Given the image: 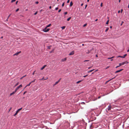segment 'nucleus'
Listing matches in <instances>:
<instances>
[{"mask_svg": "<svg viewBox=\"0 0 129 129\" xmlns=\"http://www.w3.org/2000/svg\"><path fill=\"white\" fill-rule=\"evenodd\" d=\"M127 62V63H128V62H127V61H126L125 62H122V63H119V66H117L116 67V68H117L119 67L120 66H122V65H124V64L125 63V62Z\"/></svg>", "mask_w": 129, "mask_h": 129, "instance_id": "nucleus-1", "label": "nucleus"}, {"mask_svg": "<svg viewBox=\"0 0 129 129\" xmlns=\"http://www.w3.org/2000/svg\"><path fill=\"white\" fill-rule=\"evenodd\" d=\"M49 28H47V27H45L44 29H43V31L45 32H47L49 31Z\"/></svg>", "mask_w": 129, "mask_h": 129, "instance_id": "nucleus-2", "label": "nucleus"}, {"mask_svg": "<svg viewBox=\"0 0 129 129\" xmlns=\"http://www.w3.org/2000/svg\"><path fill=\"white\" fill-rule=\"evenodd\" d=\"M22 108H21L19 109H18L16 111V113H15V114L14 115V116H15L22 109Z\"/></svg>", "mask_w": 129, "mask_h": 129, "instance_id": "nucleus-3", "label": "nucleus"}, {"mask_svg": "<svg viewBox=\"0 0 129 129\" xmlns=\"http://www.w3.org/2000/svg\"><path fill=\"white\" fill-rule=\"evenodd\" d=\"M22 85L21 84L19 86H18L16 89L15 91L16 92L17 90L20 88L21 87Z\"/></svg>", "mask_w": 129, "mask_h": 129, "instance_id": "nucleus-4", "label": "nucleus"}, {"mask_svg": "<svg viewBox=\"0 0 129 129\" xmlns=\"http://www.w3.org/2000/svg\"><path fill=\"white\" fill-rule=\"evenodd\" d=\"M21 53V51H19V52H17L16 53H15L13 55V56H17L20 53Z\"/></svg>", "mask_w": 129, "mask_h": 129, "instance_id": "nucleus-5", "label": "nucleus"}, {"mask_svg": "<svg viewBox=\"0 0 129 129\" xmlns=\"http://www.w3.org/2000/svg\"><path fill=\"white\" fill-rule=\"evenodd\" d=\"M123 70V69H122L120 70H118L116 71L115 72V73H118L119 72H120L122 71Z\"/></svg>", "mask_w": 129, "mask_h": 129, "instance_id": "nucleus-6", "label": "nucleus"}, {"mask_svg": "<svg viewBox=\"0 0 129 129\" xmlns=\"http://www.w3.org/2000/svg\"><path fill=\"white\" fill-rule=\"evenodd\" d=\"M93 48H92V49H91V50H88L86 52V53H87V54H89V53H90V52L92 50H93Z\"/></svg>", "mask_w": 129, "mask_h": 129, "instance_id": "nucleus-7", "label": "nucleus"}, {"mask_svg": "<svg viewBox=\"0 0 129 129\" xmlns=\"http://www.w3.org/2000/svg\"><path fill=\"white\" fill-rule=\"evenodd\" d=\"M74 54V51H73L70 53V54H69V55H73Z\"/></svg>", "mask_w": 129, "mask_h": 129, "instance_id": "nucleus-8", "label": "nucleus"}, {"mask_svg": "<svg viewBox=\"0 0 129 129\" xmlns=\"http://www.w3.org/2000/svg\"><path fill=\"white\" fill-rule=\"evenodd\" d=\"M116 76L115 77H114L113 78L111 79H110V80H109L108 81H106V82L105 83V84H107L108 82L109 81H110L111 80H112V79H113L114 78H115L116 77Z\"/></svg>", "mask_w": 129, "mask_h": 129, "instance_id": "nucleus-9", "label": "nucleus"}, {"mask_svg": "<svg viewBox=\"0 0 129 129\" xmlns=\"http://www.w3.org/2000/svg\"><path fill=\"white\" fill-rule=\"evenodd\" d=\"M111 108V105H109L108 106V107L107 108L108 110V111H109Z\"/></svg>", "mask_w": 129, "mask_h": 129, "instance_id": "nucleus-10", "label": "nucleus"}, {"mask_svg": "<svg viewBox=\"0 0 129 129\" xmlns=\"http://www.w3.org/2000/svg\"><path fill=\"white\" fill-rule=\"evenodd\" d=\"M60 80H58V81L56 82L54 84V86L56 85L57 84L58 82H59Z\"/></svg>", "mask_w": 129, "mask_h": 129, "instance_id": "nucleus-11", "label": "nucleus"}, {"mask_svg": "<svg viewBox=\"0 0 129 129\" xmlns=\"http://www.w3.org/2000/svg\"><path fill=\"white\" fill-rule=\"evenodd\" d=\"M67 58H64L62 59L61 61L63 62L67 60Z\"/></svg>", "mask_w": 129, "mask_h": 129, "instance_id": "nucleus-12", "label": "nucleus"}, {"mask_svg": "<svg viewBox=\"0 0 129 129\" xmlns=\"http://www.w3.org/2000/svg\"><path fill=\"white\" fill-rule=\"evenodd\" d=\"M16 92L15 91L13 92L12 93H11L10 94V96L12 95L13 94H14Z\"/></svg>", "mask_w": 129, "mask_h": 129, "instance_id": "nucleus-13", "label": "nucleus"}, {"mask_svg": "<svg viewBox=\"0 0 129 129\" xmlns=\"http://www.w3.org/2000/svg\"><path fill=\"white\" fill-rule=\"evenodd\" d=\"M114 56H113L111 57H110V58H108V59H111V61H112L113 60V59H112V58H114Z\"/></svg>", "mask_w": 129, "mask_h": 129, "instance_id": "nucleus-14", "label": "nucleus"}, {"mask_svg": "<svg viewBox=\"0 0 129 129\" xmlns=\"http://www.w3.org/2000/svg\"><path fill=\"white\" fill-rule=\"evenodd\" d=\"M46 65H44L41 68V70H43L45 68V67H46Z\"/></svg>", "mask_w": 129, "mask_h": 129, "instance_id": "nucleus-15", "label": "nucleus"}, {"mask_svg": "<svg viewBox=\"0 0 129 129\" xmlns=\"http://www.w3.org/2000/svg\"><path fill=\"white\" fill-rule=\"evenodd\" d=\"M31 83V82H30L24 88H25L27 86H29Z\"/></svg>", "mask_w": 129, "mask_h": 129, "instance_id": "nucleus-16", "label": "nucleus"}, {"mask_svg": "<svg viewBox=\"0 0 129 129\" xmlns=\"http://www.w3.org/2000/svg\"><path fill=\"white\" fill-rule=\"evenodd\" d=\"M117 57H121L122 58H124L123 56H119Z\"/></svg>", "mask_w": 129, "mask_h": 129, "instance_id": "nucleus-17", "label": "nucleus"}, {"mask_svg": "<svg viewBox=\"0 0 129 129\" xmlns=\"http://www.w3.org/2000/svg\"><path fill=\"white\" fill-rule=\"evenodd\" d=\"M73 5V3H72V2H71L70 3V6L71 7Z\"/></svg>", "mask_w": 129, "mask_h": 129, "instance_id": "nucleus-18", "label": "nucleus"}, {"mask_svg": "<svg viewBox=\"0 0 129 129\" xmlns=\"http://www.w3.org/2000/svg\"><path fill=\"white\" fill-rule=\"evenodd\" d=\"M51 24H49V25H47L46 27L47 28L48 27H49L50 26H51Z\"/></svg>", "mask_w": 129, "mask_h": 129, "instance_id": "nucleus-19", "label": "nucleus"}, {"mask_svg": "<svg viewBox=\"0 0 129 129\" xmlns=\"http://www.w3.org/2000/svg\"><path fill=\"white\" fill-rule=\"evenodd\" d=\"M71 18V17H70L69 18L67 19V20L68 21H69Z\"/></svg>", "mask_w": 129, "mask_h": 129, "instance_id": "nucleus-20", "label": "nucleus"}, {"mask_svg": "<svg viewBox=\"0 0 129 129\" xmlns=\"http://www.w3.org/2000/svg\"><path fill=\"white\" fill-rule=\"evenodd\" d=\"M66 26H63L62 27H61V28L62 29H64L65 28Z\"/></svg>", "mask_w": 129, "mask_h": 129, "instance_id": "nucleus-21", "label": "nucleus"}, {"mask_svg": "<svg viewBox=\"0 0 129 129\" xmlns=\"http://www.w3.org/2000/svg\"><path fill=\"white\" fill-rule=\"evenodd\" d=\"M36 80V79H35L33 81H32L31 82H31V83H33V82H35V81Z\"/></svg>", "mask_w": 129, "mask_h": 129, "instance_id": "nucleus-22", "label": "nucleus"}, {"mask_svg": "<svg viewBox=\"0 0 129 129\" xmlns=\"http://www.w3.org/2000/svg\"><path fill=\"white\" fill-rule=\"evenodd\" d=\"M109 20H108L107 21V22H106V24H108L109 23Z\"/></svg>", "mask_w": 129, "mask_h": 129, "instance_id": "nucleus-23", "label": "nucleus"}, {"mask_svg": "<svg viewBox=\"0 0 129 129\" xmlns=\"http://www.w3.org/2000/svg\"><path fill=\"white\" fill-rule=\"evenodd\" d=\"M19 84V82H17L15 85V87L16 86H17V85H18Z\"/></svg>", "mask_w": 129, "mask_h": 129, "instance_id": "nucleus-24", "label": "nucleus"}, {"mask_svg": "<svg viewBox=\"0 0 129 129\" xmlns=\"http://www.w3.org/2000/svg\"><path fill=\"white\" fill-rule=\"evenodd\" d=\"M81 81H82V80H80V81H78L77 82V83L78 84V83H80L81 82Z\"/></svg>", "mask_w": 129, "mask_h": 129, "instance_id": "nucleus-25", "label": "nucleus"}, {"mask_svg": "<svg viewBox=\"0 0 129 129\" xmlns=\"http://www.w3.org/2000/svg\"><path fill=\"white\" fill-rule=\"evenodd\" d=\"M109 28H107L106 29L105 31L106 32H107V31L108 30H109Z\"/></svg>", "mask_w": 129, "mask_h": 129, "instance_id": "nucleus-26", "label": "nucleus"}, {"mask_svg": "<svg viewBox=\"0 0 129 129\" xmlns=\"http://www.w3.org/2000/svg\"><path fill=\"white\" fill-rule=\"evenodd\" d=\"M127 54H124L123 56L124 58L125 57L127 56Z\"/></svg>", "mask_w": 129, "mask_h": 129, "instance_id": "nucleus-27", "label": "nucleus"}, {"mask_svg": "<svg viewBox=\"0 0 129 129\" xmlns=\"http://www.w3.org/2000/svg\"><path fill=\"white\" fill-rule=\"evenodd\" d=\"M16 1V0H12L11 1V3H13L15 1Z\"/></svg>", "mask_w": 129, "mask_h": 129, "instance_id": "nucleus-28", "label": "nucleus"}, {"mask_svg": "<svg viewBox=\"0 0 129 129\" xmlns=\"http://www.w3.org/2000/svg\"><path fill=\"white\" fill-rule=\"evenodd\" d=\"M92 70H90V71H88V73H90V72H92Z\"/></svg>", "mask_w": 129, "mask_h": 129, "instance_id": "nucleus-29", "label": "nucleus"}, {"mask_svg": "<svg viewBox=\"0 0 129 129\" xmlns=\"http://www.w3.org/2000/svg\"><path fill=\"white\" fill-rule=\"evenodd\" d=\"M37 13H38V11H37L36 13H34V15H36L37 14Z\"/></svg>", "mask_w": 129, "mask_h": 129, "instance_id": "nucleus-30", "label": "nucleus"}, {"mask_svg": "<svg viewBox=\"0 0 129 129\" xmlns=\"http://www.w3.org/2000/svg\"><path fill=\"white\" fill-rule=\"evenodd\" d=\"M86 25H87V24H85L83 26L84 27L86 26Z\"/></svg>", "mask_w": 129, "mask_h": 129, "instance_id": "nucleus-31", "label": "nucleus"}, {"mask_svg": "<svg viewBox=\"0 0 129 129\" xmlns=\"http://www.w3.org/2000/svg\"><path fill=\"white\" fill-rule=\"evenodd\" d=\"M19 10V9L18 8L17 9L16 11V12H17Z\"/></svg>", "mask_w": 129, "mask_h": 129, "instance_id": "nucleus-32", "label": "nucleus"}, {"mask_svg": "<svg viewBox=\"0 0 129 129\" xmlns=\"http://www.w3.org/2000/svg\"><path fill=\"white\" fill-rule=\"evenodd\" d=\"M64 3L62 4V6L63 7L64 5Z\"/></svg>", "mask_w": 129, "mask_h": 129, "instance_id": "nucleus-33", "label": "nucleus"}, {"mask_svg": "<svg viewBox=\"0 0 129 129\" xmlns=\"http://www.w3.org/2000/svg\"><path fill=\"white\" fill-rule=\"evenodd\" d=\"M58 7H56V8H55V10H58Z\"/></svg>", "mask_w": 129, "mask_h": 129, "instance_id": "nucleus-34", "label": "nucleus"}, {"mask_svg": "<svg viewBox=\"0 0 129 129\" xmlns=\"http://www.w3.org/2000/svg\"><path fill=\"white\" fill-rule=\"evenodd\" d=\"M36 4H38L39 3V2L38 1L36 2L35 3Z\"/></svg>", "mask_w": 129, "mask_h": 129, "instance_id": "nucleus-35", "label": "nucleus"}, {"mask_svg": "<svg viewBox=\"0 0 129 129\" xmlns=\"http://www.w3.org/2000/svg\"><path fill=\"white\" fill-rule=\"evenodd\" d=\"M36 72V71H35L33 72V75H34V74H35V72Z\"/></svg>", "mask_w": 129, "mask_h": 129, "instance_id": "nucleus-36", "label": "nucleus"}, {"mask_svg": "<svg viewBox=\"0 0 129 129\" xmlns=\"http://www.w3.org/2000/svg\"><path fill=\"white\" fill-rule=\"evenodd\" d=\"M61 11V9H59L58 11V12H60Z\"/></svg>", "mask_w": 129, "mask_h": 129, "instance_id": "nucleus-37", "label": "nucleus"}, {"mask_svg": "<svg viewBox=\"0 0 129 129\" xmlns=\"http://www.w3.org/2000/svg\"><path fill=\"white\" fill-rule=\"evenodd\" d=\"M109 66H107L106 68L105 69H108V68H109Z\"/></svg>", "mask_w": 129, "mask_h": 129, "instance_id": "nucleus-38", "label": "nucleus"}, {"mask_svg": "<svg viewBox=\"0 0 129 129\" xmlns=\"http://www.w3.org/2000/svg\"><path fill=\"white\" fill-rule=\"evenodd\" d=\"M27 92V91H25L24 93H23V94L24 95V94L26 93Z\"/></svg>", "mask_w": 129, "mask_h": 129, "instance_id": "nucleus-39", "label": "nucleus"}, {"mask_svg": "<svg viewBox=\"0 0 129 129\" xmlns=\"http://www.w3.org/2000/svg\"><path fill=\"white\" fill-rule=\"evenodd\" d=\"M64 14L65 15H66L67 14V12H65L64 13Z\"/></svg>", "mask_w": 129, "mask_h": 129, "instance_id": "nucleus-40", "label": "nucleus"}, {"mask_svg": "<svg viewBox=\"0 0 129 129\" xmlns=\"http://www.w3.org/2000/svg\"><path fill=\"white\" fill-rule=\"evenodd\" d=\"M69 2H70V0H68L67 1V3H69Z\"/></svg>", "mask_w": 129, "mask_h": 129, "instance_id": "nucleus-41", "label": "nucleus"}, {"mask_svg": "<svg viewBox=\"0 0 129 129\" xmlns=\"http://www.w3.org/2000/svg\"><path fill=\"white\" fill-rule=\"evenodd\" d=\"M102 4H103L102 3H101V7H102Z\"/></svg>", "mask_w": 129, "mask_h": 129, "instance_id": "nucleus-42", "label": "nucleus"}, {"mask_svg": "<svg viewBox=\"0 0 129 129\" xmlns=\"http://www.w3.org/2000/svg\"><path fill=\"white\" fill-rule=\"evenodd\" d=\"M48 48L49 49H50V46H48Z\"/></svg>", "mask_w": 129, "mask_h": 129, "instance_id": "nucleus-43", "label": "nucleus"}, {"mask_svg": "<svg viewBox=\"0 0 129 129\" xmlns=\"http://www.w3.org/2000/svg\"><path fill=\"white\" fill-rule=\"evenodd\" d=\"M11 14H10L9 15V16L8 17V18H7V19H8L9 18V17L11 16Z\"/></svg>", "mask_w": 129, "mask_h": 129, "instance_id": "nucleus-44", "label": "nucleus"}, {"mask_svg": "<svg viewBox=\"0 0 129 129\" xmlns=\"http://www.w3.org/2000/svg\"><path fill=\"white\" fill-rule=\"evenodd\" d=\"M88 76V75H85V76H83V77H86V76Z\"/></svg>", "mask_w": 129, "mask_h": 129, "instance_id": "nucleus-45", "label": "nucleus"}, {"mask_svg": "<svg viewBox=\"0 0 129 129\" xmlns=\"http://www.w3.org/2000/svg\"><path fill=\"white\" fill-rule=\"evenodd\" d=\"M89 61L88 60H85L84 61L85 62V61Z\"/></svg>", "mask_w": 129, "mask_h": 129, "instance_id": "nucleus-46", "label": "nucleus"}, {"mask_svg": "<svg viewBox=\"0 0 129 129\" xmlns=\"http://www.w3.org/2000/svg\"><path fill=\"white\" fill-rule=\"evenodd\" d=\"M18 1H16V4H17V3H18Z\"/></svg>", "mask_w": 129, "mask_h": 129, "instance_id": "nucleus-47", "label": "nucleus"}, {"mask_svg": "<svg viewBox=\"0 0 129 129\" xmlns=\"http://www.w3.org/2000/svg\"><path fill=\"white\" fill-rule=\"evenodd\" d=\"M123 11V10H122V9H121V13H122V12Z\"/></svg>", "mask_w": 129, "mask_h": 129, "instance_id": "nucleus-48", "label": "nucleus"}, {"mask_svg": "<svg viewBox=\"0 0 129 129\" xmlns=\"http://www.w3.org/2000/svg\"><path fill=\"white\" fill-rule=\"evenodd\" d=\"M11 109H12V108L11 107L10 108V109L9 110V112L10 111V110Z\"/></svg>", "mask_w": 129, "mask_h": 129, "instance_id": "nucleus-49", "label": "nucleus"}, {"mask_svg": "<svg viewBox=\"0 0 129 129\" xmlns=\"http://www.w3.org/2000/svg\"><path fill=\"white\" fill-rule=\"evenodd\" d=\"M49 8L50 9H51V6H50L49 7Z\"/></svg>", "mask_w": 129, "mask_h": 129, "instance_id": "nucleus-50", "label": "nucleus"}, {"mask_svg": "<svg viewBox=\"0 0 129 129\" xmlns=\"http://www.w3.org/2000/svg\"><path fill=\"white\" fill-rule=\"evenodd\" d=\"M123 21H122V23H121V25H122V24L123 23Z\"/></svg>", "mask_w": 129, "mask_h": 129, "instance_id": "nucleus-51", "label": "nucleus"}, {"mask_svg": "<svg viewBox=\"0 0 129 129\" xmlns=\"http://www.w3.org/2000/svg\"><path fill=\"white\" fill-rule=\"evenodd\" d=\"M44 77H43V78H42L40 80H43L44 79Z\"/></svg>", "mask_w": 129, "mask_h": 129, "instance_id": "nucleus-52", "label": "nucleus"}, {"mask_svg": "<svg viewBox=\"0 0 129 129\" xmlns=\"http://www.w3.org/2000/svg\"><path fill=\"white\" fill-rule=\"evenodd\" d=\"M48 79V78H46V79H44V80H46V79Z\"/></svg>", "mask_w": 129, "mask_h": 129, "instance_id": "nucleus-53", "label": "nucleus"}, {"mask_svg": "<svg viewBox=\"0 0 129 129\" xmlns=\"http://www.w3.org/2000/svg\"><path fill=\"white\" fill-rule=\"evenodd\" d=\"M120 12V11H119V10L118 11V13H119Z\"/></svg>", "mask_w": 129, "mask_h": 129, "instance_id": "nucleus-54", "label": "nucleus"}, {"mask_svg": "<svg viewBox=\"0 0 129 129\" xmlns=\"http://www.w3.org/2000/svg\"><path fill=\"white\" fill-rule=\"evenodd\" d=\"M83 3L81 5V6H82L83 5Z\"/></svg>", "mask_w": 129, "mask_h": 129, "instance_id": "nucleus-55", "label": "nucleus"}, {"mask_svg": "<svg viewBox=\"0 0 129 129\" xmlns=\"http://www.w3.org/2000/svg\"><path fill=\"white\" fill-rule=\"evenodd\" d=\"M87 5H86L85 6V9L86 8V7H87Z\"/></svg>", "mask_w": 129, "mask_h": 129, "instance_id": "nucleus-56", "label": "nucleus"}, {"mask_svg": "<svg viewBox=\"0 0 129 129\" xmlns=\"http://www.w3.org/2000/svg\"><path fill=\"white\" fill-rule=\"evenodd\" d=\"M91 67H89L88 68V69H90V68H91Z\"/></svg>", "mask_w": 129, "mask_h": 129, "instance_id": "nucleus-57", "label": "nucleus"}, {"mask_svg": "<svg viewBox=\"0 0 129 129\" xmlns=\"http://www.w3.org/2000/svg\"><path fill=\"white\" fill-rule=\"evenodd\" d=\"M23 78V77H21L20 78V79H22Z\"/></svg>", "mask_w": 129, "mask_h": 129, "instance_id": "nucleus-58", "label": "nucleus"}, {"mask_svg": "<svg viewBox=\"0 0 129 129\" xmlns=\"http://www.w3.org/2000/svg\"><path fill=\"white\" fill-rule=\"evenodd\" d=\"M26 76V75H25L24 76H23V78H24V77H25Z\"/></svg>", "mask_w": 129, "mask_h": 129, "instance_id": "nucleus-59", "label": "nucleus"}, {"mask_svg": "<svg viewBox=\"0 0 129 129\" xmlns=\"http://www.w3.org/2000/svg\"><path fill=\"white\" fill-rule=\"evenodd\" d=\"M98 20V19H96L95 20V21H97Z\"/></svg>", "mask_w": 129, "mask_h": 129, "instance_id": "nucleus-60", "label": "nucleus"}, {"mask_svg": "<svg viewBox=\"0 0 129 129\" xmlns=\"http://www.w3.org/2000/svg\"><path fill=\"white\" fill-rule=\"evenodd\" d=\"M3 38V36L1 38V39H2Z\"/></svg>", "mask_w": 129, "mask_h": 129, "instance_id": "nucleus-61", "label": "nucleus"}, {"mask_svg": "<svg viewBox=\"0 0 129 129\" xmlns=\"http://www.w3.org/2000/svg\"><path fill=\"white\" fill-rule=\"evenodd\" d=\"M112 26H110V28H112Z\"/></svg>", "mask_w": 129, "mask_h": 129, "instance_id": "nucleus-62", "label": "nucleus"}, {"mask_svg": "<svg viewBox=\"0 0 129 129\" xmlns=\"http://www.w3.org/2000/svg\"><path fill=\"white\" fill-rule=\"evenodd\" d=\"M127 52H129V49L128 50H127Z\"/></svg>", "mask_w": 129, "mask_h": 129, "instance_id": "nucleus-63", "label": "nucleus"}, {"mask_svg": "<svg viewBox=\"0 0 129 129\" xmlns=\"http://www.w3.org/2000/svg\"><path fill=\"white\" fill-rule=\"evenodd\" d=\"M119 0V2H120V0Z\"/></svg>", "mask_w": 129, "mask_h": 129, "instance_id": "nucleus-64", "label": "nucleus"}]
</instances>
